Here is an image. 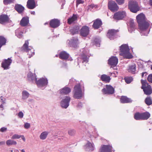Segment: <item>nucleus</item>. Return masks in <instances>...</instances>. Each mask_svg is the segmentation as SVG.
I'll list each match as a JSON object with an SVG mask.
<instances>
[{
	"label": "nucleus",
	"instance_id": "338daca9",
	"mask_svg": "<svg viewBox=\"0 0 152 152\" xmlns=\"http://www.w3.org/2000/svg\"><path fill=\"white\" fill-rule=\"evenodd\" d=\"M5 144V142L4 141H2L0 142V145H4Z\"/></svg>",
	"mask_w": 152,
	"mask_h": 152
},
{
	"label": "nucleus",
	"instance_id": "9d476101",
	"mask_svg": "<svg viewBox=\"0 0 152 152\" xmlns=\"http://www.w3.org/2000/svg\"><path fill=\"white\" fill-rule=\"evenodd\" d=\"M108 6L109 9L113 12L117 11L119 9L117 4L114 1H109L108 3Z\"/></svg>",
	"mask_w": 152,
	"mask_h": 152
},
{
	"label": "nucleus",
	"instance_id": "09e8293b",
	"mask_svg": "<svg viewBox=\"0 0 152 152\" xmlns=\"http://www.w3.org/2000/svg\"><path fill=\"white\" fill-rule=\"evenodd\" d=\"M141 83L142 85V86H144V87L148 86V85H148L147 83V81L146 80H141Z\"/></svg>",
	"mask_w": 152,
	"mask_h": 152
},
{
	"label": "nucleus",
	"instance_id": "bb28decb",
	"mask_svg": "<svg viewBox=\"0 0 152 152\" xmlns=\"http://www.w3.org/2000/svg\"><path fill=\"white\" fill-rule=\"evenodd\" d=\"M93 143L88 141L87 143L85 146V148L86 151H92L94 149Z\"/></svg>",
	"mask_w": 152,
	"mask_h": 152
},
{
	"label": "nucleus",
	"instance_id": "4d7b16f0",
	"mask_svg": "<svg viewBox=\"0 0 152 152\" xmlns=\"http://www.w3.org/2000/svg\"><path fill=\"white\" fill-rule=\"evenodd\" d=\"M148 80L150 82L152 83V74L149 75L148 77Z\"/></svg>",
	"mask_w": 152,
	"mask_h": 152
},
{
	"label": "nucleus",
	"instance_id": "ddd939ff",
	"mask_svg": "<svg viewBox=\"0 0 152 152\" xmlns=\"http://www.w3.org/2000/svg\"><path fill=\"white\" fill-rule=\"evenodd\" d=\"M118 31L114 29H111L108 30L107 34V37L110 40H113L116 38V34Z\"/></svg>",
	"mask_w": 152,
	"mask_h": 152
},
{
	"label": "nucleus",
	"instance_id": "1a4fd4ad",
	"mask_svg": "<svg viewBox=\"0 0 152 152\" xmlns=\"http://www.w3.org/2000/svg\"><path fill=\"white\" fill-rule=\"evenodd\" d=\"M71 98L69 96H66L60 102V105L62 107L66 109L69 106Z\"/></svg>",
	"mask_w": 152,
	"mask_h": 152
},
{
	"label": "nucleus",
	"instance_id": "bf43d9fd",
	"mask_svg": "<svg viewBox=\"0 0 152 152\" xmlns=\"http://www.w3.org/2000/svg\"><path fill=\"white\" fill-rule=\"evenodd\" d=\"M89 7L90 8H96L98 7V5H95L94 4H91V5L89 6Z\"/></svg>",
	"mask_w": 152,
	"mask_h": 152
},
{
	"label": "nucleus",
	"instance_id": "393cba45",
	"mask_svg": "<svg viewBox=\"0 0 152 152\" xmlns=\"http://www.w3.org/2000/svg\"><path fill=\"white\" fill-rule=\"evenodd\" d=\"M135 24L134 23V20L132 19L130 20L129 22L128 31L132 33L135 30Z\"/></svg>",
	"mask_w": 152,
	"mask_h": 152
},
{
	"label": "nucleus",
	"instance_id": "58836bf2",
	"mask_svg": "<svg viewBox=\"0 0 152 152\" xmlns=\"http://www.w3.org/2000/svg\"><path fill=\"white\" fill-rule=\"evenodd\" d=\"M6 145L7 146H11L13 145H16L17 142L12 139H9L7 140L6 142Z\"/></svg>",
	"mask_w": 152,
	"mask_h": 152
},
{
	"label": "nucleus",
	"instance_id": "13d9d810",
	"mask_svg": "<svg viewBox=\"0 0 152 152\" xmlns=\"http://www.w3.org/2000/svg\"><path fill=\"white\" fill-rule=\"evenodd\" d=\"M0 98L1 100L2 104H4L5 103L6 99L2 96L0 97Z\"/></svg>",
	"mask_w": 152,
	"mask_h": 152
},
{
	"label": "nucleus",
	"instance_id": "6e6552de",
	"mask_svg": "<svg viewBox=\"0 0 152 152\" xmlns=\"http://www.w3.org/2000/svg\"><path fill=\"white\" fill-rule=\"evenodd\" d=\"M115 89L110 85H106L105 88H103L102 90V93L104 94L110 95L114 93Z\"/></svg>",
	"mask_w": 152,
	"mask_h": 152
},
{
	"label": "nucleus",
	"instance_id": "b1692460",
	"mask_svg": "<svg viewBox=\"0 0 152 152\" xmlns=\"http://www.w3.org/2000/svg\"><path fill=\"white\" fill-rule=\"evenodd\" d=\"M136 19L138 24L146 21L145 15L142 13H140L136 17Z\"/></svg>",
	"mask_w": 152,
	"mask_h": 152
},
{
	"label": "nucleus",
	"instance_id": "aec40b11",
	"mask_svg": "<svg viewBox=\"0 0 152 152\" xmlns=\"http://www.w3.org/2000/svg\"><path fill=\"white\" fill-rule=\"evenodd\" d=\"M118 63V59L115 56H112L108 60V64L111 66H115Z\"/></svg>",
	"mask_w": 152,
	"mask_h": 152
},
{
	"label": "nucleus",
	"instance_id": "f257e3e1",
	"mask_svg": "<svg viewBox=\"0 0 152 152\" xmlns=\"http://www.w3.org/2000/svg\"><path fill=\"white\" fill-rule=\"evenodd\" d=\"M80 58H78V64H79L81 60L82 61V63L83 64L87 63L88 62L89 58L90 57L89 50L87 48H83L80 50Z\"/></svg>",
	"mask_w": 152,
	"mask_h": 152
},
{
	"label": "nucleus",
	"instance_id": "c03bdc74",
	"mask_svg": "<svg viewBox=\"0 0 152 152\" xmlns=\"http://www.w3.org/2000/svg\"><path fill=\"white\" fill-rule=\"evenodd\" d=\"M145 102L148 105H150L152 104V101L150 97H147L145 100Z\"/></svg>",
	"mask_w": 152,
	"mask_h": 152
},
{
	"label": "nucleus",
	"instance_id": "4c0bfd02",
	"mask_svg": "<svg viewBox=\"0 0 152 152\" xmlns=\"http://www.w3.org/2000/svg\"><path fill=\"white\" fill-rule=\"evenodd\" d=\"M49 133V132L47 131H44L42 132L39 136V138L42 140H45Z\"/></svg>",
	"mask_w": 152,
	"mask_h": 152
},
{
	"label": "nucleus",
	"instance_id": "0eeeda50",
	"mask_svg": "<svg viewBox=\"0 0 152 152\" xmlns=\"http://www.w3.org/2000/svg\"><path fill=\"white\" fill-rule=\"evenodd\" d=\"M36 83L38 86L44 89L47 86L48 84V80L47 78H41L38 81H36Z\"/></svg>",
	"mask_w": 152,
	"mask_h": 152
},
{
	"label": "nucleus",
	"instance_id": "680f3d73",
	"mask_svg": "<svg viewBox=\"0 0 152 152\" xmlns=\"http://www.w3.org/2000/svg\"><path fill=\"white\" fill-rule=\"evenodd\" d=\"M147 74L146 72H143L142 73V77H144L145 78L147 77Z\"/></svg>",
	"mask_w": 152,
	"mask_h": 152
},
{
	"label": "nucleus",
	"instance_id": "0e129e2a",
	"mask_svg": "<svg viewBox=\"0 0 152 152\" xmlns=\"http://www.w3.org/2000/svg\"><path fill=\"white\" fill-rule=\"evenodd\" d=\"M3 104H1V105H0V110L1 111L4 110Z\"/></svg>",
	"mask_w": 152,
	"mask_h": 152
},
{
	"label": "nucleus",
	"instance_id": "a878e982",
	"mask_svg": "<svg viewBox=\"0 0 152 152\" xmlns=\"http://www.w3.org/2000/svg\"><path fill=\"white\" fill-rule=\"evenodd\" d=\"M27 78L28 80L31 82H33L34 81L36 82L37 80V78L36 75L33 74L31 72H29L27 74Z\"/></svg>",
	"mask_w": 152,
	"mask_h": 152
},
{
	"label": "nucleus",
	"instance_id": "79ce46f5",
	"mask_svg": "<svg viewBox=\"0 0 152 152\" xmlns=\"http://www.w3.org/2000/svg\"><path fill=\"white\" fill-rule=\"evenodd\" d=\"M29 93L26 91H23L22 93V99H27L29 96Z\"/></svg>",
	"mask_w": 152,
	"mask_h": 152
},
{
	"label": "nucleus",
	"instance_id": "052dcab7",
	"mask_svg": "<svg viewBox=\"0 0 152 152\" xmlns=\"http://www.w3.org/2000/svg\"><path fill=\"white\" fill-rule=\"evenodd\" d=\"M7 130V128L5 127H2L0 129V131L1 132H4Z\"/></svg>",
	"mask_w": 152,
	"mask_h": 152
},
{
	"label": "nucleus",
	"instance_id": "4468645a",
	"mask_svg": "<svg viewBox=\"0 0 152 152\" xmlns=\"http://www.w3.org/2000/svg\"><path fill=\"white\" fill-rule=\"evenodd\" d=\"M89 27L86 26H84L80 30V35L83 37H86L89 34Z\"/></svg>",
	"mask_w": 152,
	"mask_h": 152
},
{
	"label": "nucleus",
	"instance_id": "a211bd4d",
	"mask_svg": "<svg viewBox=\"0 0 152 152\" xmlns=\"http://www.w3.org/2000/svg\"><path fill=\"white\" fill-rule=\"evenodd\" d=\"M113 148L110 145H103L100 149V152H112Z\"/></svg>",
	"mask_w": 152,
	"mask_h": 152
},
{
	"label": "nucleus",
	"instance_id": "9b49d317",
	"mask_svg": "<svg viewBox=\"0 0 152 152\" xmlns=\"http://www.w3.org/2000/svg\"><path fill=\"white\" fill-rule=\"evenodd\" d=\"M126 16L125 11H118L114 14L113 18L115 19L119 20L122 19Z\"/></svg>",
	"mask_w": 152,
	"mask_h": 152
},
{
	"label": "nucleus",
	"instance_id": "774afa93",
	"mask_svg": "<svg viewBox=\"0 0 152 152\" xmlns=\"http://www.w3.org/2000/svg\"><path fill=\"white\" fill-rule=\"evenodd\" d=\"M149 4L152 7V0H149Z\"/></svg>",
	"mask_w": 152,
	"mask_h": 152
},
{
	"label": "nucleus",
	"instance_id": "a19ab883",
	"mask_svg": "<svg viewBox=\"0 0 152 152\" xmlns=\"http://www.w3.org/2000/svg\"><path fill=\"white\" fill-rule=\"evenodd\" d=\"M100 41V39L98 37L94 38L93 39V43L96 46L99 47Z\"/></svg>",
	"mask_w": 152,
	"mask_h": 152
},
{
	"label": "nucleus",
	"instance_id": "5fc2aeb1",
	"mask_svg": "<svg viewBox=\"0 0 152 152\" xmlns=\"http://www.w3.org/2000/svg\"><path fill=\"white\" fill-rule=\"evenodd\" d=\"M30 124L28 123H26L24 124V127L26 129H28L30 127Z\"/></svg>",
	"mask_w": 152,
	"mask_h": 152
},
{
	"label": "nucleus",
	"instance_id": "2f4dec72",
	"mask_svg": "<svg viewBox=\"0 0 152 152\" xmlns=\"http://www.w3.org/2000/svg\"><path fill=\"white\" fill-rule=\"evenodd\" d=\"M71 89L67 87H65L60 90L61 94H67L71 92Z\"/></svg>",
	"mask_w": 152,
	"mask_h": 152
},
{
	"label": "nucleus",
	"instance_id": "dca6fc26",
	"mask_svg": "<svg viewBox=\"0 0 152 152\" xmlns=\"http://www.w3.org/2000/svg\"><path fill=\"white\" fill-rule=\"evenodd\" d=\"M79 43L77 37H73L72 39H71L69 41V45L72 47L76 48L77 47Z\"/></svg>",
	"mask_w": 152,
	"mask_h": 152
},
{
	"label": "nucleus",
	"instance_id": "f704fd0d",
	"mask_svg": "<svg viewBox=\"0 0 152 152\" xmlns=\"http://www.w3.org/2000/svg\"><path fill=\"white\" fill-rule=\"evenodd\" d=\"M77 17L76 15L73 14L72 17L69 18L67 20V22L69 24H71L74 21L77 20Z\"/></svg>",
	"mask_w": 152,
	"mask_h": 152
},
{
	"label": "nucleus",
	"instance_id": "69168bd1",
	"mask_svg": "<svg viewBox=\"0 0 152 152\" xmlns=\"http://www.w3.org/2000/svg\"><path fill=\"white\" fill-rule=\"evenodd\" d=\"M82 103L81 102H79L78 104V106L79 107H82Z\"/></svg>",
	"mask_w": 152,
	"mask_h": 152
},
{
	"label": "nucleus",
	"instance_id": "7c9ffc66",
	"mask_svg": "<svg viewBox=\"0 0 152 152\" xmlns=\"http://www.w3.org/2000/svg\"><path fill=\"white\" fill-rule=\"evenodd\" d=\"M79 29V26H75L71 28L70 30V31L72 35H74L75 34L78 33Z\"/></svg>",
	"mask_w": 152,
	"mask_h": 152
},
{
	"label": "nucleus",
	"instance_id": "cd10ccee",
	"mask_svg": "<svg viewBox=\"0 0 152 152\" xmlns=\"http://www.w3.org/2000/svg\"><path fill=\"white\" fill-rule=\"evenodd\" d=\"M15 10L19 14L23 13L24 10V7L21 5L18 4H15L14 7Z\"/></svg>",
	"mask_w": 152,
	"mask_h": 152
},
{
	"label": "nucleus",
	"instance_id": "de8ad7c7",
	"mask_svg": "<svg viewBox=\"0 0 152 152\" xmlns=\"http://www.w3.org/2000/svg\"><path fill=\"white\" fill-rule=\"evenodd\" d=\"M14 0H4L3 3L4 4L7 5L13 2Z\"/></svg>",
	"mask_w": 152,
	"mask_h": 152
},
{
	"label": "nucleus",
	"instance_id": "412c9836",
	"mask_svg": "<svg viewBox=\"0 0 152 152\" xmlns=\"http://www.w3.org/2000/svg\"><path fill=\"white\" fill-rule=\"evenodd\" d=\"M26 6L30 9H33L35 8L36 5L34 0H28L27 2Z\"/></svg>",
	"mask_w": 152,
	"mask_h": 152
},
{
	"label": "nucleus",
	"instance_id": "72a5a7b5",
	"mask_svg": "<svg viewBox=\"0 0 152 152\" xmlns=\"http://www.w3.org/2000/svg\"><path fill=\"white\" fill-rule=\"evenodd\" d=\"M23 33L20 28H18L15 31V35L19 38H21L23 37Z\"/></svg>",
	"mask_w": 152,
	"mask_h": 152
},
{
	"label": "nucleus",
	"instance_id": "39448f33",
	"mask_svg": "<svg viewBox=\"0 0 152 152\" xmlns=\"http://www.w3.org/2000/svg\"><path fill=\"white\" fill-rule=\"evenodd\" d=\"M28 41H26L23 46V48L24 50L28 53V55H29L28 57L30 58L34 55V52L32 47L31 46H28Z\"/></svg>",
	"mask_w": 152,
	"mask_h": 152
},
{
	"label": "nucleus",
	"instance_id": "f3484780",
	"mask_svg": "<svg viewBox=\"0 0 152 152\" xmlns=\"http://www.w3.org/2000/svg\"><path fill=\"white\" fill-rule=\"evenodd\" d=\"M50 25L53 28H56L60 25V20L57 19L51 20L50 22Z\"/></svg>",
	"mask_w": 152,
	"mask_h": 152
},
{
	"label": "nucleus",
	"instance_id": "2eb2a0df",
	"mask_svg": "<svg viewBox=\"0 0 152 152\" xmlns=\"http://www.w3.org/2000/svg\"><path fill=\"white\" fill-rule=\"evenodd\" d=\"M69 54L65 51L61 52L59 54V58L63 60L67 59L69 61H71L72 60V58L69 57Z\"/></svg>",
	"mask_w": 152,
	"mask_h": 152
},
{
	"label": "nucleus",
	"instance_id": "f03ea898",
	"mask_svg": "<svg viewBox=\"0 0 152 152\" xmlns=\"http://www.w3.org/2000/svg\"><path fill=\"white\" fill-rule=\"evenodd\" d=\"M120 55L122 56L125 58L131 59L133 56L129 52V48L127 44H123L120 47Z\"/></svg>",
	"mask_w": 152,
	"mask_h": 152
},
{
	"label": "nucleus",
	"instance_id": "a18cd8bd",
	"mask_svg": "<svg viewBox=\"0 0 152 152\" xmlns=\"http://www.w3.org/2000/svg\"><path fill=\"white\" fill-rule=\"evenodd\" d=\"M125 82L127 83H130L132 80L133 78L132 77H125L124 79Z\"/></svg>",
	"mask_w": 152,
	"mask_h": 152
},
{
	"label": "nucleus",
	"instance_id": "20e7f679",
	"mask_svg": "<svg viewBox=\"0 0 152 152\" xmlns=\"http://www.w3.org/2000/svg\"><path fill=\"white\" fill-rule=\"evenodd\" d=\"M73 93V96L75 98L80 99L83 97V94L81 88L80 84H78L75 86Z\"/></svg>",
	"mask_w": 152,
	"mask_h": 152
},
{
	"label": "nucleus",
	"instance_id": "8fccbe9b",
	"mask_svg": "<svg viewBox=\"0 0 152 152\" xmlns=\"http://www.w3.org/2000/svg\"><path fill=\"white\" fill-rule=\"evenodd\" d=\"M68 134L70 135H74L75 133V131L74 129H69L68 131Z\"/></svg>",
	"mask_w": 152,
	"mask_h": 152
},
{
	"label": "nucleus",
	"instance_id": "4be33fe9",
	"mask_svg": "<svg viewBox=\"0 0 152 152\" xmlns=\"http://www.w3.org/2000/svg\"><path fill=\"white\" fill-rule=\"evenodd\" d=\"M102 24V22L101 20L98 18L94 21L93 27L95 29H98L101 26Z\"/></svg>",
	"mask_w": 152,
	"mask_h": 152
},
{
	"label": "nucleus",
	"instance_id": "e2e57ef3",
	"mask_svg": "<svg viewBox=\"0 0 152 152\" xmlns=\"http://www.w3.org/2000/svg\"><path fill=\"white\" fill-rule=\"evenodd\" d=\"M62 2V4L61 6V9H62L63 8L64 5L65 4V0H61Z\"/></svg>",
	"mask_w": 152,
	"mask_h": 152
},
{
	"label": "nucleus",
	"instance_id": "ea45409f",
	"mask_svg": "<svg viewBox=\"0 0 152 152\" xmlns=\"http://www.w3.org/2000/svg\"><path fill=\"white\" fill-rule=\"evenodd\" d=\"M7 40L3 36H0V49L1 47L5 45Z\"/></svg>",
	"mask_w": 152,
	"mask_h": 152
},
{
	"label": "nucleus",
	"instance_id": "c9c22d12",
	"mask_svg": "<svg viewBox=\"0 0 152 152\" xmlns=\"http://www.w3.org/2000/svg\"><path fill=\"white\" fill-rule=\"evenodd\" d=\"M136 66L135 64H133L130 66H129V68L128 69V72L132 73L133 74H135V71L136 70Z\"/></svg>",
	"mask_w": 152,
	"mask_h": 152
},
{
	"label": "nucleus",
	"instance_id": "3c124183",
	"mask_svg": "<svg viewBox=\"0 0 152 152\" xmlns=\"http://www.w3.org/2000/svg\"><path fill=\"white\" fill-rule=\"evenodd\" d=\"M76 83V80L73 78H72L69 80V84H75Z\"/></svg>",
	"mask_w": 152,
	"mask_h": 152
},
{
	"label": "nucleus",
	"instance_id": "423d86ee",
	"mask_svg": "<svg viewBox=\"0 0 152 152\" xmlns=\"http://www.w3.org/2000/svg\"><path fill=\"white\" fill-rule=\"evenodd\" d=\"M129 8L130 11L133 13H136L140 10L137 2L135 1H131L129 2Z\"/></svg>",
	"mask_w": 152,
	"mask_h": 152
},
{
	"label": "nucleus",
	"instance_id": "f8f14e48",
	"mask_svg": "<svg viewBox=\"0 0 152 152\" xmlns=\"http://www.w3.org/2000/svg\"><path fill=\"white\" fill-rule=\"evenodd\" d=\"M12 62L10 58H8L7 59H5L1 63V66L4 69H8L10 68V66Z\"/></svg>",
	"mask_w": 152,
	"mask_h": 152
},
{
	"label": "nucleus",
	"instance_id": "c85d7f7f",
	"mask_svg": "<svg viewBox=\"0 0 152 152\" xmlns=\"http://www.w3.org/2000/svg\"><path fill=\"white\" fill-rule=\"evenodd\" d=\"M9 18L6 15H1L0 16V23L4 24L7 23L9 21Z\"/></svg>",
	"mask_w": 152,
	"mask_h": 152
},
{
	"label": "nucleus",
	"instance_id": "7ed1b4c3",
	"mask_svg": "<svg viewBox=\"0 0 152 152\" xmlns=\"http://www.w3.org/2000/svg\"><path fill=\"white\" fill-rule=\"evenodd\" d=\"M138 26L139 28L141 31L140 32L141 35L147 36L150 30L147 31L146 30L149 27L150 23L147 21H145L138 24Z\"/></svg>",
	"mask_w": 152,
	"mask_h": 152
},
{
	"label": "nucleus",
	"instance_id": "473e14b6",
	"mask_svg": "<svg viewBox=\"0 0 152 152\" xmlns=\"http://www.w3.org/2000/svg\"><path fill=\"white\" fill-rule=\"evenodd\" d=\"M131 99L125 96H122L120 99V102L122 103H127L132 102Z\"/></svg>",
	"mask_w": 152,
	"mask_h": 152
},
{
	"label": "nucleus",
	"instance_id": "c756f323",
	"mask_svg": "<svg viewBox=\"0 0 152 152\" xmlns=\"http://www.w3.org/2000/svg\"><path fill=\"white\" fill-rule=\"evenodd\" d=\"M100 79L102 81L106 83H109L111 80L110 77L109 76L105 74L101 75Z\"/></svg>",
	"mask_w": 152,
	"mask_h": 152
},
{
	"label": "nucleus",
	"instance_id": "864d4df0",
	"mask_svg": "<svg viewBox=\"0 0 152 152\" xmlns=\"http://www.w3.org/2000/svg\"><path fill=\"white\" fill-rule=\"evenodd\" d=\"M84 1L82 0H77L76 1V5L77 7L78 5L80 4H83Z\"/></svg>",
	"mask_w": 152,
	"mask_h": 152
},
{
	"label": "nucleus",
	"instance_id": "6ab92c4d",
	"mask_svg": "<svg viewBox=\"0 0 152 152\" xmlns=\"http://www.w3.org/2000/svg\"><path fill=\"white\" fill-rule=\"evenodd\" d=\"M29 17L27 16L23 17L20 21V25L23 27L26 26L29 23Z\"/></svg>",
	"mask_w": 152,
	"mask_h": 152
},
{
	"label": "nucleus",
	"instance_id": "e433bc0d",
	"mask_svg": "<svg viewBox=\"0 0 152 152\" xmlns=\"http://www.w3.org/2000/svg\"><path fill=\"white\" fill-rule=\"evenodd\" d=\"M142 120H145L148 119L150 116V114L148 112L141 113Z\"/></svg>",
	"mask_w": 152,
	"mask_h": 152
},
{
	"label": "nucleus",
	"instance_id": "603ef678",
	"mask_svg": "<svg viewBox=\"0 0 152 152\" xmlns=\"http://www.w3.org/2000/svg\"><path fill=\"white\" fill-rule=\"evenodd\" d=\"M118 4L121 5L124 3V0H115Z\"/></svg>",
	"mask_w": 152,
	"mask_h": 152
},
{
	"label": "nucleus",
	"instance_id": "5701e85b",
	"mask_svg": "<svg viewBox=\"0 0 152 152\" xmlns=\"http://www.w3.org/2000/svg\"><path fill=\"white\" fill-rule=\"evenodd\" d=\"M141 88L143 89L145 94L146 95H150L152 93V90L150 85H148L144 87V86H142Z\"/></svg>",
	"mask_w": 152,
	"mask_h": 152
},
{
	"label": "nucleus",
	"instance_id": "49530a36",
	"mask_svg": "<svg viewBox=\"0 0 152 152\" xmlns=\"http://www.w3.org/2000/svg\"><path fill=\"white\" fill-rule=\"evenodd\" d=\"M21 137L20 135H18L17 134H15L12 135L11 137V139L14 140L16 139H18Z\"/></svg>",
	"mask_w": 152,
	"mask_h": 152
},
{
	"label": "nucleus",
	"instance_id": "6e6d98bb",
	"mask_svg": "<svg viewBox=\"0 0 152 152\" xmlns=\"http://www.w3.org/2000/svg\"><path fill=\"white\" fill-rule=\"evenodd\" d=\"M19 118H22L23 116V113L22 111L19 112L18 114Z\"/></svg>",
	"mask_w": 152,
	"mask_h": 152
},
{
	"label": "nucleus",
	"instance_id": "37998d69",
	"mask_svg": "<svg viewBox=\"0 0 152 152\" xmlns=\"http://www.w3.org/2000/svg\"><path fill=\"white\" fill-rule=\"evenodd\" d=\"M142 113H137L134 114V118L137 120H142Z\"/></svg>",
	"mask_w": 152,
	"mask_h": 152
}]
</instances>
